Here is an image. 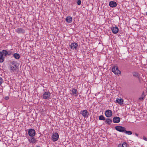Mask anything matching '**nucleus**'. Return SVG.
I'll return each instance as SVG.
<instances>
[{
    "label": "nucleus",
    "instance_id": "bb28decb",
    "mask_svg": "<svg viewBox=\"0 0 147 147\" xmlns=\"http://www.w3.org/2000/svg\"><path fill=\"white\" fill-rule=\"evenodd\" d=\"M117 66H114L113 67L112 69V71L114 73L116 70H117Z\"/></svg>",
    "mask_w": 147,
    "mask_h": 147
},
{
    "label": "nucleus",
    "instance_id": "a878e982",
    "mask_svg": "<svg viewBox=\"0 0 147 147\" xmlns=\"http://www.w3.org/2000/svg\"><path fill=\"white\" fill-rule=\"evenodd\" d=\"M124 133L128 135H131L132 134V132L131 131H127L125 129V131L124 132Z\"/></svg>",
    "mask_w": 147,
    "mask_h": 147
},
{
    "label": "nucleus",
    "instance_id": "393cba45",
    "mask_svg": "<svg viewBox=\"0 0 147 147\" xmlns=\"http://www.w3.org/2000/svg\"><path fill=\"white\" fill-rule=\"evenodd\" d=\"M99 119L100 120L105 121V118L102 115H101L99 116Z\"/></svg>",
    "mask_w": 147,
    "mask_h": 147
},
{
    "label": "nucleus",
    "instance_id": "72a5a7b5",
    "mask_svg": "<svg viewBox=\"0 0 147 147\" xmlns=\"http://www.w3.org/2000/svg\"><path fill=\"white\" fill-rule=\"evenodd\" d=\"M135 135L137 137L138 136V134L137 133L135 134Z\"/></svg>",
    "mask_w": 147,
    "mask_h": 147
},
{
    "label": "nucleus",
    "instance_id": "c756f323",
    "mask_svg": "<svg viewBox=\"0 0 147 147\" xmlns=\"http://www.w3.org/2000/svg\"><path fill=\"white\" fill-rule=\"evenodd\" d=\"M16 62L15 61H11L10 63V64H11V65H16Z\"/></svg>",
    "mask_w": 147,
    "mask_h": 147
},
{
    "label": "nucleus",
    "instance_id": "b1692460",
    "mask_svg": "<svg viewBox=\"0 0 147 147\" xmlns=\"http://www.w3.org/2000/svg\"><path fill=\"white\" fill-rule=\"evenodd\" d=\"M114 73L115 75H117L118 76H119V75L121 74V71L119 70L118 68L117 67V70H116Z\"/></svg>",
    "mask_w": 147,
    "mask_h": 147
},
{
    "label": "nucleus",
    "instance_id": "c85d7f7f",
    "mask_svg": "<svg viewBox=\"0 0 147 147\" xmlns=\"http://www.w3.org/2000/svg\"><path fill=\"white\" fill-rule=\"evenodd\" d=\"M3 80L2 78L0 77V86H1L2 83L3 82Z\"/></svg>",
    "mask_w": 147,
    "mask_h": 147
},
{
    "label": "nucleus",
    "instance_id": "1a4fd4ad",
    "mask_svg": "<svg viewBox=\"0 0 147 147\" xmlns=\"http://www.w3.org/2000/svg\"><path fill=\"white\" fill-rule=\"evenodd\" d=\"M113 121L115 123H119L120 121V118L118 117H115L113 119Z\"/></svg>",
    "mask_w": 147,
    "mask_h": 147
},
{
    "label": "nucleus",
    "instance_id": "5701e85b",
    "mask_svg": "<svg viewBox=\"0 0 147 147\" xmlns=\"http://www.w3.org/2000/svg\"><path fill=\"white\" fill-rule=\"evenodd\" d=\"M118 147H127V144L125 142H124L122 144L119 145Z\"/></svg>",
    "mask_w": 147,
    "mask_h": 147
},
{
    "label": "nucleus",
    "instance_id": "473e14b6",
    "mask_svg": "<svg viewBox=\"0 0 147 147\" xmlns=\"http://www.w3.org/2000/svg\"><path fill=\"white\" fill-rule=\"evenodd\" d=\"M9 98L8 96H6L5 97V100H8L9 99Z\"/></svg>",
    "mask_w": 147,
    "mask_h": 147
},
{
    "label": "nucleus",
    "instance_id": "6ab92c4d",
    "mask_svg": "<svg viewBox=\"0 0 147 147\" xmlns=\"http://www.w3.org/2000/svg\"><path fill=\"white\" fill-rule=\"evenodd\" d=\"M146 95L144 92H143L141 96L139 98V99L141 100H143L145 98Z\"/></svg>",
    "mask_w": 147,
    "mask_h": 147
},
{
    "label": "nucleus",
    "instance_id": "39448f33",
    "mask_svg": "<svg viewBox=\"0 0 147 147\" xmlns=\"http://www.w3.org/2000/svg\"><path fill=\"white\" fill-rule=\"evenodd\" d=\"M51 93L49 92H45L43 94L42 97L44 99H47L49 98Z\"/></svg>",
    "mask_w": 147,
    "mask_h": 147
},
{
    "label": "nucleus",
    "instance_id": "7c9ffc66",
    "mask_svg": "<svg viewBox=\"0 0 147 147\" xmlns=\"http://www.w3.org/2000/svg\"><path fill=\"white\" fill-rule=\"evenodd\" d=\"M77 3L78 5H80L81 4V0H78L77 1Z\"/></svg>",
    "mask_w": 147,
    "mask_h": 147
},
{
    "label": "nucleus",
    "instance_id": "2eb2a0df",
    "mask_svg": "<svg viewBox=\"0 0 147 147\" xmlns=\"http://www.w3.org/2000/svg\"><path fill=\"white\" fill-rule=\"evenodd\" d=\"M105 123L108 125H110L112 122V120L110 118H107L105 119Z\"/></svg>",
    "mask_w": 147,
    "mask_h": 147
},
{
    "label": "nucleus",
    "instance_id": "c9c22d12",
    "mask_svg": "<svg viewBox=\"0 0 147 147\" xmlns=\"http://www.w3.org/2000/svg\"><path fill=\"white\" fill-rule=\"evenodd\" d=\"M146 15L147 16V12L146 13Z\"/></svg>",
    "mask_w": 147,
    "mask_h": 147
},
{
    "label": "nucleus",
    "instance_id": "0eeeda50",
    "mask_svg": "<svg viewBox=\"0 0 147 147\" xmlns=\"http://www.w3.org/2000/svg\"><path fill=\"white\" fill-rule=\"evenodd\" d=\"M81 113L82 116L84 117H87L89 115L88 112L86 110L82 111H81Z\"/></svg>",
    "mask_w": 147,
    "mask_h": 147
},
{
    "label": "nucleus",
    "instance_id": "20e7f679",
    "mask_svg": "<svg viewBox=\"0 0 147 147\" xmlns=\"http://www.w3.org/2000/svg\"><path fill=\"white\" fill-rule=\"evenodd\" d=\"M105 115L107 117H110L112 115V112L109 109L105 111Z\"/></svg>",
    "mask_w": 147,
    "mask_h": 147
},
{
    "label": "nucleus",
    "instance_id": "dca6fc26",
    "mask_svg": "<svg viewBox=\"0 0 147 147\" xmlns=\"http://www.w3.org/2000/svg\"><path fill=\"white\" fill-rule=\"evenodd\" d=\"M66 21L69 23H71L72 21V18L70 16H67L65 19Z\"/></svg>",
    "mask_w": 147,
    "mask_h": 147
},
{
    "label": "nucleus",
    "instance_id": "aec40b11",
    "mask_svg": "<svg viewBox=\"0 0 147 147\" xmlns=\"http://www.w3.org/2000/svg\"><path fill=\"white\" fill-rule=\"evenodd\" d=\"M116 102L117 103H118L120 105H122L123 104V100L122 99H119L117 98L116 100Z\"/></svg>",
    "mask_w": 147,
    "mask_h": 147
},
{
    "label": "nucleus",
    "instance_id": "412c9836",
    "mask_svg": "<svg viewBox=\"0 0 147 147\" xmlns=\"http://www.w3.org/2000/svg\"><path fill=\"white\" fill-rule=\"evenodd\" d=\"M13 56L17 59H19L20 58V55L18 53H15L13 54Z\"/></svg>",
    "mask_w": 147,
    "mask_h": 147
},
{
    "label": "nucleus",
    "instance_id": "f3484780",
    "mask_svg": "<svg viewBox=\"0 0 147 147\" xmlns=\"http://www.w3.org/2000/svg\"><path fill=\"white\" fill-rule=\"evenodd\" d=\"M5 57L3 55L2 52L0 51V62H3L4 61Z\"/></svg>",
    "mask_w": 147,
    "mask_h": 147
},
{
    "label": "nucleus",
    "instance_id": "423d86ee",
    "mask_svg": "<svg viewBox=\"0 0 147 147\" xmlns=\"http://www.w3.org/2000/svg\"><path fill=\"white\" fill-rule=\"evenodd\" d=\"M78 44L76 42L71 43L70 46L71 49L76 50L78 47Z\"/></svg>",
    "mask_w": 147,
    "mask_h": 147
},
{
    "label": "nucleus",
    "instance_id": "cd10ccee",
    "mask_svg": "<svg viewBox=\"0 0 147 147\" xmlns=\"http://www.w3.org/2000/svg\"><path fill=\"white\" fill-rule=\"evenodd\" d=\"M7 55L9 56L11 55H13V53L11 51V50H9V51H7Z\"/></svg>",
    "mask_w": 147,
    "mask_h": 147
},
{
    "label": "nucleus",
    "instance_id": "a211bd4d",
    "mask_svg": "<svg viewBox=\"0 0 147 147\" xmlns=\"http://www.w3.org/2000/svg\"><path fill=\"white\" fill-rule=\"evenodd\" d=\"M132 75L134 77H137L139 78H140V75L137 72H132Z\"/></svg>",
    "mask_w": 147,
    "mask_h": 147
},
{
    "label": "nucleus",
    "instance_id": "f257e3e1",
    "mask_svg": "<svg viewBox=\"0 0 147 147\" xmlns=\"http://www.w3.org/2000/svg\"><path fill=\"white\" fill-rule=\"evenodd\" d=\"M59 136L57 132H55L52 136V140L53 142H55L58 140Z\"/></svg>",
    "mask_w": 147,
    "mask_h": 147
},
{
    "label": "nucleus",
    "instance_id": "f704fd0d",
    "mask_svg": "<svg viewBox=\"0 0 147 147\" xmlns=\"http://www.w3.org/2000/svg\"><path fill=\"white\" fill-rule=\"evenodd\" d=\"M36 147H40V146H36Z\"/></svg>",
    "mask_w": 147,
    "mask_h": 147
},
{
    "label": "nucleus",
    "instance_id": "f03ea898",
    "mask_svg": "<svg viewBox=\"0 0 147 147\" xmlns=\"http://www.w3.org/2000/svg\"><path fill=\"white\" fill-rule=\"evenodd\" d=\"M115 129L120 132H124L125 131L126 128L124 127H123L120 126H117L115 127Z\"/></svg>",
    "mask_w": 147,
    "mask_h": 147
},
{
    "label": "nucleus",
    "instance_id": "6e6552de",
    "mask_svg": "<svg viewBox=\"0 0 147 147\" xmlns=\"http://www.w3.org/2000/svg\"><path fill=\"white\" fill-rule=\"evenodd\" d=\"M111 29L112 31V32L115 34H116L118 32L119 29L117 26L112 27Z\"/></svg>",
    "mask_w": 147,
    "mask_h": 147
},
{
    "label": "nucleus",
    "instance_id": "2f4dec72",
    "mask_svg": "<svg viewBox=\"0 0 147 147\" xmlns=\"http://www.w3.org/2000/svg\"><path fill=\"white\" fill-rule=\"evenodd\" d=\"M143 139L146 141H147V138L145 136H144L143 137Z\"/></svg>",
    "mask_w": 147,
    "mask_h": 147
},
{
    "label": "nucleus",
    "instance_id": "f8f14e48",
    "mask_svg": "<svg viewBox=\"0 0 147 147\" xmlns=\"http://www.w3.org/2000/svg\"><path fill=\"white\" fill-rule=\"evenodd\" d=\"M109 5L111 7H114L117 6V4L115 1H111L109 3Z\"/></svg>",
    "mask_w": 147,
    "mask_h": 147
},
{
    "label": "nucleus",
    "instance_id": "9d476101",
    "mask_svg": "<svg viewBox=\"0 0 147 147\" xmlns=\"http://www.w3.org/2000/svg\"><path fill=\"white\" fill-rule=\"evenodd\" d=\"M15 31L18 34H23L25 32L24 30L21 28H17L16 29Z\"/></svg>",
    "mask_w": 147,
    "mask_h": 147
},
{
    "label": "nucleus",
    "instance_id": "4468645a",
    "mask_svg": "<svg viewBox=\"0 0 147 147\" xmlns=\"http://www.w3.org/2000/svg\"><path fill=\"white\" fill-rule=\"evenodd\" d=\"M28 140L32 144L36 143V141L35 139L34 138L32 137L28 139Z\"/></svg>",
    "mask_w": 147,
    "mask_h": 147
},
{
    "label": "nucleus",
    "instance_id": "9b49d317",
    "mask_svg": "<svg viewBox=\"0 0 147 147\" xmlns=\"http://www.w3.org/2000/svg\"><path fill=\"white\" fill-rule=\"evenodd\" d=\"M72 93L71 94L72 95H73L75 96H77L78 95V92L77 90L75 88H73L71 90Z\"/></svg>",
    "mask_w": 147,
    "mask_h": 147
},
{
    "label": "nucleus",
    "instance_id": "4be33fe9",
    "mask_svg": "<svg viewBox=\"0 0 147 147\" xmlns=\"http://www.w3.org/2000/svg\"><path fill=\"white\" fill-rule=\"evenodd\" d=\"M1 52L4 57L6 56L7 55V51L6 50H3Z\"/></svg>",
    "mask_w": 147,
    "mask_h": 147
},
{
    "label": "nucleus",
    "instance_id": "7ed1b4c3",
    "mask_svg": "<svg viewBox=\"0 0 147 147\" xmlns=\"http://www.w3.org/2000/svg\"><path fill=\"white\" fill-rule=\"evenodd\" d=\"M28 134L30 136L33 137L35 136L36 134V132L34 129H30L28 130Z\"/></svg>",
    "mask_w": 147,
    "mask_h": 147
},
{
    "label": "nucleus",
    "instance_id": "ddd939ff",
    "mask_svg": "<svg viewBox=\"0 0 147 147\" xmlns=\"http://www.w3.org/2000/svg\"><path fill=\"white\" fill-rule=\"evenodd\" d=\"M10 69L11 71H14L16 70L17 68V66L16 65H10L9 66Z\"/></svg>",
    "mask_w": 147,
    "mask_h": 147
}]
</instances>
